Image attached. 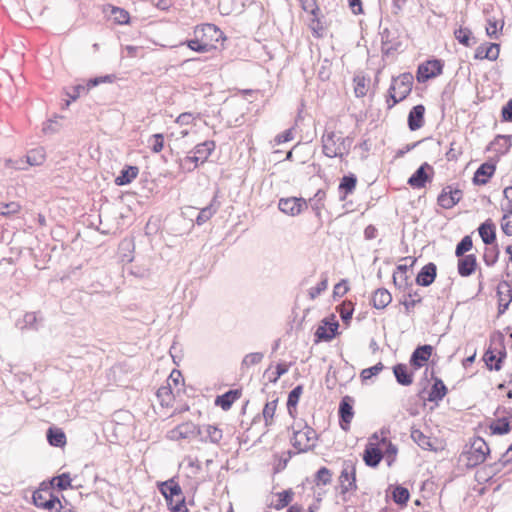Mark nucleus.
Here are the masks:
<instances>
[{"label":"nucleus","mask_w":512,"mask_h":512,"mask_svg":"<svg viewBox=\"0 0 512 512\" xmlns=\"http://www.w3.org/2000/svg\"><path fill=\"white\" fill-rule=\"evenodd\" d=\"M335 137L336 133L334 131L328 132L322 136V151L326 157H339L340 160L343 161L344 156L348 155L351 150L354 138L346 136L336 140Z\"/></svg>","instance_id":"obj_1"},{"label":"nucleus","mask_w":512,"mask_h":512,"mask_svg":"<svg viewBox=\"0 0 512 512\" xmlns=\"http://www.w3.org/2000/svg\"><path fill=\"white\" fill-rule=\"evenodd\" d=\"M490 454V448L487 442L480 436L473 438L469 450L463 451L462 455L466 457V467L472 469L482 464Z\"/></svg>","instance_id":"obj_2"},{"label":"nucleus","mask_w":512,"mask_h":512,"mask_svg":"<svg viewBox=\"0 0 512 512\" xmlns=\"http://www.w3.org/2000/svg\"><path fill=\"white\" fill-rule=\"evenodd\" d=\"M339 327L340 325L335 314L332 313L324 317L314 332V344L331 342L340 334Z\"/></svg>","instance_id":"obj_3"},{"label":"nucleus","mask_w":512,"mask_h":512,"mask_svg":"<svg viewBox=\"0 0 512 512\" xmlns=\"http://www.w3.org/2000/svg\"><path fill=\"white\" fill-rule=\"evenodd\" d=\"M445 66L444 60L440 58H429L420 63L416 70V80L418 83H426L427 81L440 76Z\"/></svg>","instance_id":"obj_4"},{"label":"nucleus","mask_w":512,"mask_h":512,"mask_svg":"<svg viewBox=\"0 0 512 512\" xmlns=\"http://www.w3.org/2000/svg\"><path fill=\"white\" fill-rule=\"evenodd\" d=\"M381 36V50L383 56L399 51L402 48V41L400 40V31L397 27L384 28L380 32Z\"/></svg>","instance_id":"obj_5"},{"label":"nucleus","mask_w":512,"mask_h":512,"mask_svg":"<svg viewBox=\"0 0 512 512\" xmlns=\"http://www.w3.org/2000/svg\"><path fill=\"white\" fill-rule=\"evenodd\" d=\"M435 365V360H432L429 364V366L431 367L430 379L432 384L428 396L423 400L433 402L436 405H438L439 402H441L444 399V397L448 394L449 390L445 383L443 382V380L436 375V372L434 370Z\"/></svg>","instance_id":"obj_6"},{"label":"nucleus","mask_w":512,"mask_h":512,"mask_svg":"<svg viewBox=\"0 0 512 512\" xmlns=\"http://www.w3.org/2000/svg\"><path fill=\"white\" fill-rule=\"evenodd\" d=\"M434 174L433 166L424 162L408 178L407 184L413 189L425 188L428 183L432 182Z\"/></svg>","instance_id":"obj_7"},{"label":"nucleus","mask_w":512,"mask_h":512,"mask_svg":"<svg viewBox=\"0 0 512 512\" xmlns=\"http://www.w3.org/2000/svg\"><path fill=\"white\" fill-rule=\"evenodd\" d=\"M193 34H197L200 37V40H203L204 43L211 44L212 46H216L215 44L220 41H225L227 38L224 32L213 23H204L195 26Z\"/></svg>","instance_id":"obj_8"},{"label":"nucleus","mask_w":512,"mask_h":512,"mask_svg":"<svg viewBox=\"0 0 512 512\" xmlns=\"http://www.w3.org/2000/svg\"><path fill=\"white\" fill-rule=\"evenodd\" d=\"M463 198V190L459 185H446L437 197V204L443 209H452Z\"/></svg>","instance_id":"obj_9"},{"label":"nucleus","mask_w":512,"mask_h":512,"mask_svg":"<svg viewBox=\"0 0 512 512\" xmlns=\"http://www.w3.org/2000/svg\"><path fill=\"white\" fill-rule=\"evenodd\" d=\"M354 403L352 396L345 395L341 398L338 406V422L343 431L350 429L351 421L354 417Z\"/></svg>","instance_id":"obj_10"},{"label":"nucleus","mask_w":512,"mask_h":512,"mask_svg":"<svg viewBox=\"0 0 512 512\" xmlns=\"http://www.w3.org/2000/svg\"><path fill=\"white\" fill-rule=\"evenodd\" d=\"M434 347L430 344H419L413 350L409 358V365L413 371H418L426 366L433 355Z\"/></svg>","instance_id":"obj_11"},{"label":"nucleus","mask_w":512,"mask_h":512,"mask_svg":"<svg viewBox=\"0 0 512 512\" xmlns=\"http://www.w3.org/2000/svg\"><path fill=\"white\" fill-rule=\"evenodd\" d=\"M497 162L498 161L494 160V158H490L489 160L480 164V166L476 169V171L473 174V177H472L473 185H475V186L486 185L495 174Z\"/></svg>","instance_id":"obj_12"},{"label":"nucleus","mask_w":512,"mask_h":512,"mask_svg":"<svg viewBox=\"0 0 512 512\" xmlns=\"http://www.w3.org/2000/svg\"><path fill=\"white\" fill-rule=\"evenodd\" d=\"M307 207L308 203L302 197L281 198L278 203L279 210L289 216H297Z\"/></svg>","instance_id":"obj_13"},{"label":"nucleus","mask_w":512,"mask_h":512,"mask_svg":"<svg viewBox=\"0 0 512 512\" xmlns=\"http://www.w3.org/2000/svg\"><path fill=\"white\" fill-rule=\"evenodd\" d=\"M512 146V135L497 134L494 139L486 146L485 151L496 152L494 160L499 161L500 156L506 155Z\"/></svg>","instance_id":"obj_14"},{"label":"nucleus","mask_w":512,"mask_h":512,"mask_svg":"<svg viewBox=\"0 0 512 512\" xmlns=\"http://www.w3.org/2000/svg\"><path fill=\"white\" fill-rule=\"evenodd\" d=\"M389 498L398 505L399 508H405L410 500V491L401 484L389 485L386 490V501H388Z\"/></svg>","instance_id":"obj_15"},{"label":"nucleus","mask_w":512,"mask_h":512,"mask_svg":"<svg viewBox=\"0 0 512 512\" xmlns=\"http://www.w3.org/2000/svg\"><path fill=\"white\" fill-rule=\"evenodd\" d=\"M157 487L167 505H171V501L174 497H180L183 494L180 484L174 477L163 482H158Z\"/></svg>","instance_id":"obj_16"},{"label":"nucleus","mask_w":512,"mask_h":512,"mask_svg":"<svg viewBox=\"0 0 512 512\" xmlns=\"http://www.w3.org/2000/svg\"><path fill=\"white\" fill-rule=\"evenodd\" d=\"M437 277V266L434 262H428L417 273L415 283L421 287H429Z\"/></svg>","instance_id":"obj_17"},{"label":"nucleus","mask_w":512,"mask_h":512,"mask_svg":"<svg viewBox=\"0 0 512 512\" xmlns=\"http://www.w3.org/2000/svg\"><path fill=\"white\" fill-rule=\"evenodd\" d=\"M384 458V454L377 444L368 442L363 452V461L370 468H377Z\"/></svg>","instance_id":"obj_18"},{"label":"nucleus","mask_w":512,"mask_h":512,"mask_svg":"<svg viewBox=\"0 0 512 512\" xmlns=\"http://www.w3.org/2000/svg\"><path fill=\"white\" fill-rule=\"evenodd\" d=\"M426 108L423 104L413 106L407 116V125L410 131H417L425 124Z\"/></svg>","instance_id":"obj_19"},{"label":"nucleus","mask_w":512,"mask_h":512,"mask_svg":"<svg viewBox=\"0 0 512 512\" xmlns=\"http://www.w3.org/2000/svg\"><path fill=\"white\" fill-rule=\"evenodd\" d=\"M458 258L457 272L461 277H469L475 273L478 262L475 254L456 256Z\"/></svg>","instance_id":"obj_20"},{"label":"nucleus","mask_w":512,"mask_h":512,"mask_svg":"<svg viewBox=\"0 0 512 512\" xmlns=\"http://www.w3.org/2000/svg\"><path fill=\"white\" fill-rule=\"evenodd\" d=\"M358 183V178L354 173L349 172L344 175L338 185L339 200L345 201L347 197L354 193Z\"/></svg>","instance_id":"obj_21"},{"label":"nucleus","mask_w":512,"mask_h":512,"mask_svg":"<svg viewBox=\"0 0 512 512\" xmlns=\"http://www.w3.org/2000/svg\"><path fill=\"white\" fill-rule=\"evenodd\" d=\"M499 52V43L485 42L476 48L474 59L495 61L499 57Z\"/></svg>","instance_id":"obj_22"},{"label":"nucleus","mask_w":512,"mask_h":512,"mask_svg":"<svg viewBox=\"0 0 512 512\" xmlns=\"http://www.w3.org/2000/svg\"><path fill=\"white\" fill-rule=\"evenodd\" d=\"M393 375L396 379V382L401 386H410L414 381V372L413 369L409 370L407 364L405 363H397L392 367Z\"/></svg>","instance_id":"obj_23"},{"label":"nucleus","mask_w":512,"mask_h":512,"mask_svg":"<svg viewBox=\"0 0 512 512\" xmlns=\"http://www.w3.org/2000/svg\"><path fill=\"white\" fill-rule=\"evenodd\" d=\"M477 231L485 245L497 243L496 224L491 218L482 222L477 228Z\"/></svg>","instance_id":"obj_24"},{"label":"nucleus","mask_w":512,"mask_h":512,"mask_svg":"<svg viewBox=\"0 0 512 512\" xmlns=\"http://www.w3.org/2000/svg\"><path fill=\"white\" fill-rule=\"evenodd\" d=\"M242 395V389H230L221 395H217L214 404L224 411L231 409L234 402H236Z\"/></svg>","instance_id":"obj_25"},{"label":"nucleus","mask_w":512,"mask_h":512,"mask_svg":"<svg viewBox=\"0 0 512 512\" xmlns=\"http://www.w3.org/2000/svg\"><path fill=\"white\" fill-rule=\"evenodd\" d=\"M413 82H414V76L410 72H404L401 73L398 76H393L391 79L390 85L395 86V91H399V95H401L402 92L407 94V97L412 92L413 88Z\"/></svg>","instance_id":"obj_26"},{"label":"nucleus","mask_w":512,"mask_h":512,"mask_svg":"<svg viewBox=\"0 0 512 512\" xmlns=\"http://www.w3.org/2000/svg\"><path fill=\"white\" fill-rule=\"evenodd\" d=\"M217 198L218 196L217 194H215L210 203L197 212V215L195 217V223L198 226H201L204 223H206L218 211L220 203L217 201Z\"/></svg>","instance_id":"obj_27"},{"label":"nucleus","mask_w":512,"mask_h":512,"mask_svg":"<svg viewBox=\"0 0 512 512\" xmlns=\"http://www.w3.org/2000/svg\"><path fill=\"white\" fill-rule=\"evenodd\" d=\"M392 302L391 293L384 287L377 288L371 296L370 304L378 310L385 309Z\"/></svg>","instance_id":"obj_28"},{"label":"nucleus","mask_w":512,"mask_h":512,"mask_svg":"<svg viewBox=\"0 0 512 512\" xmlns=\"http://www.w3.org/2000/svg\"><path fill=\"white\" fill-rule=\"evenodd\" d=\"M46 439L50 446L63 448L67 443V438L62 428L51 426L46 430Z\"/></svg>","instance_id":"obj_29"},{"label":"nucleus","mask_w":512,"mask_h":512,"mask_svg":"<svg viewBox=\"0 0 512 512\" xmlns=\"http://www.w3.org/2000/svg\"><path fill=\"white\" fill-rule=\"evenodd\" d=\"M139 174V168L135 165H124L119 175L114 179L117 186H126L133 182Z\"/></svg>","instance_id":"obj_30"},{"label":"nucleus","mask_w":512,"mask_h":512,"mask_svg":"<svg viewBox=\"0 0 512 512\" xmlns=\"http://www.w3.org/2000/svg\"><path fill=\"white\" fill-rule=\"evenodd\" d=\"M304 386L303 384L296 385L289 393L287 397V411L290 417L293 419L296 418L297 415V405L303 394Z\"/></svg>","instance_id":"obj_31"},{"label":"nucleus","mask_w":512,"mask_h":512,"mask_svg":"<svg viewBox=\"0 0 512 512\" xmlns=\"http://www.w3.org/2000/svg\"><path fill=\"white\" fill-rule=\"evenodd\" d=\"M222 437L223 432L218 426L208 424L202 426V435L199 440L205 443L219 444Z\"/></svg>","instance_id":"obj_32"},{"label":"nucleus","mask_w":512,"mask_h":512,"mask_svg":"<svg viewBox=\"0 0 512 512\" xmlns=\"http://www.w3.org/2000/svg\"><path fill=\"white\" fill-rule=\"evenodd\" d=\"M491 435L503 436L511 432L512 426L510 424V418L506 416L492 420L489 424Z\"/></svg>","instance_id":"obj_33"},{"label":"nucleus","mask_w":512,"mask_h":512,"mask_svg":"<svg viewBox=\"0 0 512 512\" xmlns=\"http://www.w3.org/2000/svg\"><path fill=\"white\" fill-rule=\"evenodd\" d=\"M356 303L351 300H344L336 306V311L346 327L350 326Z\"/></svg>","instance_id":"obj_34"},{"label":"nucleus","mask_w":512,"mask_h":512,"mask_svg":"<svg viewBox=\"0 0 512 512\" xmlns=\"http://www.w3.org/2000/svg\"><path fill=\"white\" fill-rule=\"evenodd\" d=\"M103 11L105 13L109 11L110 14L114 16V22L118 25H127L130 23V14L124 8L117 7L112 4H107Z\"/></svg>","instance_id":"obj_35"},{"label":"nucleus","mask_w":512,"mask_h":512,"mask_svg":"<svg viewBox=\"0 0 512 512\" xmlns=\"http://www.w3.org/2000/svg\"><path fill=\"white\" fill-rule=\"evenodd\" d=\"M456 40L465 47H472L477 43V39L468 27H462L454 30Z\"/></svg>","instance_id":"obj_36"},{"label":"nucleus","mask_w":512,"mask_h":512,"mask_svg":"<svg viewBox=\"0 0 512 512\" xmlns=\"http://www.w3.org/2000/svg\"><path fill=\"white\" fill-rule=\"evenodd\" d=\"M181 45H186L190 50L197 53H207L217 48L211 44L204 43L197 34H194L192 39H186Z\"/></svg>","instance_id":"obj_37"},{"label":"nucleus","mask_w":512,"mask_h":512,"mask_svg":"<svg viewBox=\"0 0 512 512\" xmlns=\"http://www.w3.org/2000/svg\"><path fill=\"white\" fill-rule=\"evenodd\" d=\"M90 88H88L87 83L85 85L77 84L72 86L70 89H64L65 95L68 99L62 104V109H66L70 106V104L76 101L82 93H88Z\"/></svg>","instance_id":"obj_38"},{"label":"nucleus","mask_w":512,"mask_h":512,"mask_svg":"<svg viewBox=\"0 0 512 512\" xmlns=\"http://www.w3.org/2000/svg\"><path fill=\"white\" fill-rule=\"evenodd\" d=\"M179 431L183 439L191 440L202 435V427L191 421L179 424Z\"/></svg>","instance_id":"obj_39"},{"label":"nucleus","mask_w":512,"mask_h":512,"mask_svg":"<svg viewBox=\"0 0 512 512\" xmlns=\"http://www.w3.org/2000/svg\"><path fill=\"white\" fill-rule=\"evenodd\" d=\"M216 148V143L213 140H206L202 143L197 144L194 149V155L200 157L201 163H204L208 157L212 154V152Z\"/></svg>","instance_id":"obj_40"},{"label":"nucleus","mask_w":512,"mask_h":512,"mask_svg":"<svg viewBox=\"0 0 512 512\" xmlns=\"http://www.w3.org/2000/svg\"><path fill=\"white\" fill-rule=\"evenodd\" d=\"M411 438L423 450L435 451L430 437L425 435L420 429L412 427Z\"/></svg>","instance_id":"obj_41"},{"label":"nucleus","mask_w":512,"mask_h":512,"mask_svg":"<svg viewBox=\"0 0 512 512\" xmlns=\"http://www.w3.org/2000/svg\"><path fill=\"white\" fill-rule=\"evenodd\" d=\"M72 477L69 472H63L61 474H58L54 476L51 479V485L54 489H56L59 492L65 491L67 489L73 488L72 486Z\"/></svg>","instance_id":"obj_42"},{"label":"nucleus","mask_w":512,"mask_h":512,"mask_svg":"<svg viewBox=\"0 0 512 512\" xmlns=\"http://www.w3.org/2000/svg\"><path fill=\"white\" fill-rule=\"evenodd\" d=\"M482 360L489 371L501 370V359H497L496 349H492L491 346L485 350Z\"/></svg>","instance_id":"obj_43"},{"label":"nucleus","mask_w":512,"mask_h":512,"mask_svg":"<svg viewBox=\"0 0 512 512\" xmlns=\"http://www.w3.org/2000/svg\"><path fill=\"white\" fill-rule=\"evenodd\" d=\"M326 198V192L323 189H318L312 198L309 199L312 210L315 216L321 222V210L324 208V200Z\"/></svg>","instance_id":"obj_44"},{"label":"nucleus","mask_w":512,"mask_h":512,"mask_svg":"<svg viewBox=\"0 0 512 512\" xmlns=\"http://www.w3.org/2000/svg\"><path fill=\"white\" fill-rule=\"evenodd\" d=\"M294 491L291 488H288L286 490H283L281 492H277V501L274 504H271V507H273L276 510H282L285 507L289 506L294 498Z\"/></svg>","instance_id":"obj_45"},{"label":"nucleus","mask_w":512,"mask_h":512,"mask_svg":"<svg viewBox=\"0 0 512 512\" xmlns=\"http://www.w3.org/2000/svg\"><path fill=\"white\" fill-rule=\"evenodd\" d=\"M500 255V249L498 243L486 245L483 253V261L488 267L494 266Z\"/></svg>","instance_id":"obj_46"},{"label":"nucleus","mask_w":512,"mask_h":512,"mask_svg":"<svg viewBox=\"0 0 512 512\" xmlns=\"http://www.w3.org/2000/svg\"><path fill=\"white\" fill-rule=\"evenodd\" d=\"M380 444L385 445V451L383 452V454L386 459L387 465L390 467L396 461L398 447L396 444L392 443L384 436L380 439Z\"/></svg>","instance_id":"obj_47"},{"label":"nucleus","mask_w":512,"mask_h":512,"mask_svg":"<svg viewBox=\"0 0 512 512\" xmlns=\"http://www.w3.org/2000/svg\"><path fill=\"white\" fill-rule=\"evenodd\" d=\"M156 396L162 407H170L174 400L171 384L162 385L157 389Z\"/></svg>","instance_id":"obj_48"},{"label":"nucleus","mask_w":512,"mask_h":512,"mask_svg":"<svg viewBox=\"0 0 512 512\" xmlns=\"http://www.w3.org/2000/svg\"><path fill=\"white\" fill-rule=\"evenodd\" d=\"M332 471L325 467L321 466L314 474L313 483L316 486H326L332 482Z\"/></svg>","instance_id":"obj_49"},{"label":"nucleus","mask_w":512,"mask_h":512,"mask_svg":"<svg viewBox=\"0 0 512 512\" xmlns=\"http://www.w3.org/2000/svg\"><path fill=\"white\" fill-rule=\"evenodd\" d=\"M356 473V461L344 460L342 464V470L339 476L340 485H344L352 479L351 474Z\"/></svg>","instance_id":"obj_50"},{"label":"nucleus","mask_w":512,"mask_h":512,"mask_svg":"<svg viewBox=\"0 0 512 512\" xmlns=\"http://www.w3.org/2000/svg\"><path fill=\"white\" fill-rule=\"evenodd\" d=\"M408 301H404V313L410 315L416 305L422 303L423 298L419 294L418 290L410 289L407 292Z\"/></svg>","instance_id":"obj_51"},{"label":"nucleus","mask_w":512,"mask_h":512,"mask_svg":"<svg viewBox=\"0 0 512 512\" xmlns=\"http://www.w3.org/2000/svg\"><path fill=\"white\" fill-rule=\"evenodd\" d=\"M406 98H407V94H405L404 92H402L401 95H399L397 97L396 92H395V86L390 85L386 92V95H385V102L387 105V109L388 110L392 109L395 105L404 101Z\"/></svg>","instance_id":"obj_52"},{"label":"nucleus","mask_w":512,"mask_h":512,"mask_svg":"<svg viewBox=\"0 0 512 512\" xmlns=\"http://www.w3.org/2000/svg\"><path fill=\"white\" fill-rule=\"evenodd\" d=\"M278 404V398L272 401L266 402L262 411V417L265 422V426H270L273 423V418Z\"/></svg>","instance_id":"obj_53"},{"label":"nucleus","mask_w":512,"mask_h":512,"mask_svg":"<svg viewBox=\"0 0 512 512\" xmlns=\"http://www.w3.org/2000/svg\"><path fill=\"white\" fill-rule=\"evenodd\" d=\"M200 161V157L196 155L186 156L184 158H178L177 162L179 164V169L184 172H192L198 166V162Z\"/></svg>","instance_id":"obj_54"},{"label":"nucleus","mask_w":512,"mask_h":512,"mask_svg":"<svg viewBox=\"0 0 512 512\" xmlns=\"http://www.w3.org/2000/svg\"><path fill=\"white\" fill-rule=\"evenodd\" d=\"M48 499L45 501L42 509L50 512H60L63 509V505L58 497L52 490L47 495Z\"/></svg>","instance_id":"obj_55"},{"label":"nucleus","mask_w":512,"mask_h":512,"mask_svg":"<svg viewBox=\"0 0 512 512\" xmlns=\"http://www.w3.org/2000/svg\"><path fill=\"white\" fill-rule=\"evenodd\" d=\"M473 248V240L471 235H465L455 247V256H464Z\"/></svg>","instance_id":"obj_56"},{"label":"nucleus","mask_w":512,"mask_h":512,"mask_svg":"<svg viewBox=\"0 0 512 512\" xmlns=\"http://www.w3.org/2000/svg\"><path fill=\"white\" fill-rule=\"evenodd\" d=\"M504 22L501 21L500 27L498 29V21L495 18L487 19L486 25V35L492 39H498L499 35L503 29Z\"/></svg>","instance_id":"obj_57"},{"label":"nucleus","mask_w":512,"mask_h":512,"mask_svg":"<svg viewBox=\"0 0 512 512\" xmlns=\"http://www.w3.org/2000/svg\"><path fill=\"white\" fill-rule=\"evenodd\" d=\"M21 210V205L16 201L0 202V215L4 217L12 216Z\"/></svg>","instance_id":"obj_58"},{"label":"nucleus","mask_w":512,"mask_h":512,"mask_svg":"<svg viewBox=\"0 0 512 512\" xmlns=\"http://www.w3.org/2000/svg\"><path fill=\"white\" fill-rule=\"evenodd\" d=\"M27 163L31 166H39L45 161V154L43 149H32L28 151Z\"/></svg>","instance_id":"obj_59"},{"label":"nucleus","mask_w":512,"mask_h":512,"mask_svg":"<svg viewBox=\"0 0 512 512\" xmlns=\"http://www.w3.org/2000/svg\"><path fill=\"white\" fill-rule=\"evenodd\" d=\"M384 369L382 362H378L375 365L365 368L360 372V378L362 382H365L372 377L377 376Z\"/></svg>","instance_id":"obj_60"},{"label":"nucleus","mask_w":512,"mask_h":512,"mask_svg":"<svg viewBox=\"0 0 512 512\" xmlns=\"http://www.w3.org/2000/svg\"><path fill=\"white\" fill-rule=\"evenodd\" d=\"M494 477L495 476L492 473L491 469H488L487 464L481 466L479 469H477L475 473V479L480 484L489 483Z\"/></svg>","instance_id":"obj_61"},{"label":"nucleus","mask_w":512,"mask_h":512,"mask_svg":"<svg viewBox=\"0 0 512 512\" xmlns=\"http://www.w3.org/2000/svg\"><path fill=\"white\" fill-rule=\"evenodd\" d=\"M290 363L286 362H279L276 364L275 371L269 376V382L270 383H277V381L280 379L281 376L286 374L289 371V368L291 366Z\"/></svg>","instance_id":"obj_62"},{"label":"nucleus","mask_w":512,"mask_h":512,"mask_svg":"<svg viewBox=\"0 0 512 512\" xmlns=\"http://www.w3.org/2000/svg\"><path fill=\"white\" fill-rule=\"evenodd\" d=\"M50 490V488L45 487L34 491L32 495L33 504L38 508H42L45 501L48 499L47 495L49 494Z\"/></svg>","instance_id":"obj_63"},{"label":"nucleus","mask_w":512,"mask_h":512,"mask_svg":"<svg viewBox=\"0 0 512 512\" xmlns=\"http://www.w3.org/2000/svg\"><path fill=\"white\" fill-rule=\"evenodd\" d=\"M178 499L174 501V498L171 501V505H167L170 512H189L187 508V502L185 496L177 497Z\"/></svg>","instance_id":"obj_64"}]
</instances>
